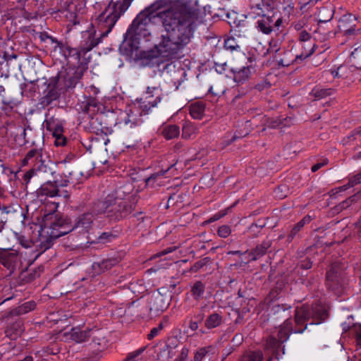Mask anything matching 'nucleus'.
<instances>
[{"instance_id":"obj_59","label":"nucleus","mask_w":361,"mask_h":361,"mask_svg":"<svg viewBox=\"0 0 361 361\" xmlns=\"http://www.w3.org/2000/svg\"><path fill=\"white\" fill-rule=\"evenodd\" d=\"M49 39L51 41V44H54V49L56 50L57 48L59 49V51L62 49V46L63 47L66 43H63L61 41H59L56 38L50 35V38Z\"/></svg>"},{"instance_id":"obj_34","label":"nucleus","mask_w":361,"mask_h":361,"mask_svg":"<svg viewBox=\"0 0 361 361\" xmlns=\"http://www.w3.org/2000/svg\"><path fill=\"white\" fill-rule=\"evenodd\" d=\"M279 0H261L260 2L251 7H258L264 13H275L274 11L278 6Z\"/></svg>"},{"instance_id":"obj_29","label":"nucleus","mask_w":361,"mask_h":361,"mask_svg":"<svg viewBox=\"0 0 361 361\" xmlns=\"http://www.w3.org/2000/svg\"><path fill=\"white\" fill-rule=\"evenodd\" d=\"M66 178V182H71V184L78 183L82 176V172L78 166L72 168H66L61 176Z\"/></svg>"},{"instance_id":"obj_42","label":"nucleus","mask_w":361,"mask_h":361,"mask_svg":"<svg viewBox=\"0 0 361 361\" xmlns=\"http://www.w3.org/2000/svg\"><path fill=\"white\" fill-rule=\"evenodd\" d=\"M214 353V348L212 345L200 348L195 353L194 361H202L207 355Z\"/></svg>"},{"instance_id":"obj_6","label":"nucleus","mask_w":361,"mask_h":361,"mask_svg":"<svg viewBox=\"0 0 361 361\" xmlns=\"http://www.w3.org/2000/svg\"><path fill=\"white\" fill-rule=\"evenodd\" d=\"M127 10L128 8L123 7L119 1L113 2L111 1L97 18V28L100 33L99 37H96L94 36V39H99L100 42L102 38L106 37L117 20ZM92 32L95 34V31Z\"/></svg>"},{"instance_id":"obj_20","label":"nucleus","mask_w":361,"mask_h":361,"mask_svg":"<svg viewBox=\"0 0 361 361\" xmlns=\"http://www.w3.org/2000/svg\"><path fill=\"white\" fill-rule=\"evenodd\" d=\"M37 197H54L59 195V190L56 181H47L36 191Z\"/></svg>"},{"instance_id":"obj_40","label":"nucleus","mask_w":361,"mask_h":361,"mask_svg":"<svg viewBox=\"0 0 361 361\" xmlns=\"http://www.w3.org/2000/svg\"><path fill=\"white\" fill-rule=\"evenodd\" d=\"M222 321L223 318L219 314L212 313L205 319L204 325L207 329H211L219 326Z\"/></svg>"},{"instance_id":"obj_5","label":"nucleus","mask_w":361,"mask_h":361,"mask_svg":"<svg viewBox=\"0 0 361 361\" xmlns=\"http://www.w3.org/2000/svg\"><path fill=\"white\" fill-rule=\"evenodd\" d=\"M157 20L158 0H156L136 16L130 25V31L136 29L145 42H150L152 39L151 27H154Z\"/></svg>"},{"instance_id":"obj_45","label":"nucleus","mask_w":361,"mask_h":361,"mask_svg":"<svg viewBox=\"0 0 361 361\" xmlns=\"http://www.w3.org/2000/svg\"><path fill=\"white\" fill-rule=\"evenodd\" d=\"M263 354L261 350H254L247 353L243 357L242 361H262Z\"/></svg>"},{"instance_id":"obj_62","label":"nucleus","mask_w":361,"mask_h":361,"mask_svg":"<svg viewBox=\"0 0 361 361\" xmlns=\"http://www.w3.org/2000/svg\"><path fill=\"white\" fill-rule=\"evenodd\" d=\"M103 350L97 349V352H93L90 357L88 358L87 361H99L102 357L101 353Z\"/></svg>"},{"instance_id":"obj_55","label":"nucleus","mask_w":361,"mask_h":361,"mask_svg":"<svg viewBox=\"0 0 361 361\" xmlns=\"http://www.w3.org/2000/svg\"><path fill=\"white\" fill-rule=\"evenodd\" d=\"M280 50V45L279 42L276 39H271L269 42V48L268 49V51L270 53H276Z\"/></svg>"},{"instance_id":"obj_48","label":"nucleus","mask_w":361,"mask_h":361,"mask_svg":"<svg viewBox=\"0 0 361 361\" xmlns=\"http://www.w3.org/2000/svg\"><path fill=\"white\" fill-rule=\"evenodd\" d=\"M144 353L143 349L138 348L133 352H130L128 353L126 358L123 361H140L141 360H143L141 355L142 356V354Z\"/></svg>"},{"instance_id":"obj_26","label":"nucleus","mask_w":361,"mask_h":361,"mask_svg":"<svg viewBox=\"0 0 361 361\" xmlns=\"http://www.w3.org/2000/svg\"><path fill=\"white\" fill-rule=\"evenodd\" d=\"M120 260L116 257H111L102 259L101 262H94L92 269L97 274H100L118 264Z\"/></svg>"},{"instance_id":"obj_31","label":"nucleus","mask_w":361,"mask_h":361,"mask_svg":"<svg viewBox=\"0 0 361 361\" xmlns=\"http://www.w3.org/2000/svg\"><path fill=\"white\" fill-rule=\"evenodd\" d=\"M271 243L270 240H265L262 244L257 245L255 249L249 253L252 261H255L265 255L267 250L271 247Z\"/></svg>"},{"instance_id":"obj_25","label":"nucleus","mask_w":361,"mask_h":361,"mask_svg":"<svg viewBox=\"0 0 361 361\" xmlns=\"http://www.w3.org/2000/svg\"><path fill=\"white\" fill-rule=\"evenodd\" d=\"M121 230L112 228L111 230L101 233L94 241V243L107 244L114 241L118 238Z\"/></svg>"},{"instance_id":"obj_44","label":"nucleus","mask_w":361,"mask_h":361,"mask_svg":"<svg viewBox=\"0 0 361 361\" xmlns=\"http://www.w3.org/2000/svg\"><path fill=\"white\" fill-rule=\"evenodd\" d=\"M333 90L331 89H323L319 87H316L310 92L312 97L316 99H321L332 94Z\"/></svg>"},{"instance_id":"obj_38","label":"nucleus","mask_w":361,"mask_h":361,"mask_svg":"<svg viewBox=\"0 0 361 361\" xmlns=\"http://www.w3.org/2000/svg\"><path fill=\"white\" fill-rule=\"evenodd\" d=\"M161 134L166 140H171L179 135L180 129L176 125H166L164 126Z\"/></svg>"},{"instance_id":"obj_23","label":"nucleus","mask_w":361,"mask_h":361,"mask_svg":"<svg viewBox=\"0 0 361 361\" xmlns=\"http://www.w3.org/2000/svg\"><path fill=\"white\" fill-rule=\"evenodd\" d=\"M32 146H35V147L30 149L26 154L25 158L23 160V165L28 164L30 162L31 164H34L39 159H42V157L47 154L44 152V149L42 147H37V145L35 144V141L32 142Z\"/></svg>"},{"instance_id":"obj_12","label":"nucleus","mask_w":361,"mask_h":361,"mask_svg":"<svg viewBox=\"0 0 361 361\" xmlns=\"http://www.w3.org/2000/svg\"><path fill=\"white\" fill-rule=\"evenodd\" d=\"M0 264L8 271L11 276L21 269V257L17 252L0 248Z\"/></svg>"},{"instance_id":"obj_19","label":"nucleus","mask_w":361,"mask_h":361,"mask_svg":"<svg viewBox=\"0 0 361 361\" xmlns=\"http://www.w3.org/2000/svg\"><path fill=\"white\" fill-rule=\"evenodd\" d=\"M231 71L233 74L234 82L238 84H243L247 81L255 72V68L253 66L249 65L240 68H232Z\"/></svg>"},{"instance_id":"obj_61","label":"nucleus","mask_w":361,"mask_h":361,"mask_svg":"<svg viewBox=\"0 0 361 361\" xmlns=\"http://www.w3.org/2000/svg\"><path fill=\"white\" fill-rule=\"evenodd\" d=\"M158 176L157 173H153L150 176L146 178L145 179V182L147 186H153L155 180H157Z\"/></svg>"},{"instance_id":"obj_15","label":"nucleus","mask_w":361,"mask_h":361,"mask_svg":"<svg viewBox=\"0 0 361 361\" xmlns=\"http://www.w3.org/2000/svg\"><path fill=\"white\" fill-rule=\"evenodd\" d=\"M134 60L140 61L142 66H154L158 61V44L154 43L153 48L147 50H140L135 54Z\"/></svg>"},{"instance_id":"obj_32","label":"nucleus","mask_w":361,"mask_h":361,"mask_svg":"<svg viewBox=\"0 0 361 361\" xmlns=\"http://www.w3.org/2000/svg\"><path fill=\"white\" fill-rule=\"evenodd\" d=\"M198 133V128L193 123L186 121L182 126V137L190 139Z\"/></svg>"},{"instance_id":"obj_33","label":"nucleus","mask_w":361,"mask_h":361,"mask_svg":"<svg viewBox=\"0 0 361 361\" xmlns=\"http://www.w3.org/2000/svg\"><path fill=\"white\" fill-rule=\"evenodd\" d=\"M205 111V104L203 102H196L190 106V114L194 119H201Z\"/></svg>"},{"instance_id":"obj_37","label":"nucleus","mask_w":361,"mask_h":361,"mask_svg":"<svg viewBox=\"0 0 361 361\" xmlns=\"http://www.w3.org/2000/svg\"><path fill=\"white\" fill-rule=\"evenodd\" d=\"M231 32L238 37H245L248 32L247 22L243 20L238 24L234 22V25L231 26Z\"/></svg>"},{"instance_id":"obj_63","label":"nucleus","mask_w":361,"mask_h":361,"mask_svg":"<svg viewBox=\"0 0 361 361\" xmlns=\"http://www.w3.org/2000/svg\"><path fill=\"white\" fill-rule=\"evenodd\" d=\"M188 349L186 348H183L181 350L180 355L179 357L176 360V361H185L188 355Z\"/></svg>"},{"instance_id":"obj_14","label":"nucleus","mask_w":361,"mask_h":361,"mask_svg":"<svg viewBox=\"0 0 361 361\" xmlns=\"http://www.w3.org/2000/svg\"><path fill=\"white\" fill-rule=\"evenodd\" d=\"M343 281V272L339 263L332 264L326 273V286L334 291H338Z\"/></svg>"},{"instance_id":"obj_53","label":"nucleus","mask_w":361,"mask_h":361,"mask_svg":"<svg viewBox=\"0 0 361 361\" xmlns=\"http://www.w3.org/2000/svg\"><path fill=\"white\" fill-rule=\"evenodd\" d=\"M231 228L228 226H221L218 229V235L221 238H227L231 234Z\"/></svg>"},{"instance_id":"obj_1","label":"nucleus","mask_w":361,"mask_h":361,"mask_svg":"<svg viewBox=\"0 0 361 361\" xmlns=\"http://www.w3.org/2000/svg\"><path fill=\"white\" fill-rule=\"evenodd\" d=\"M205 12L197 0H174L171 7L159 12L165 34L159 42V61L176 57L188 44L197 27L203 23Z\"/></svg>"},{"instance_id":"obj_47","label":"nucleus","mask_w":361,"mask_h":361,"mask_svg":"<svg viewBox=\"0 0 361 361\" xmlns=\"http://www.w3.org/2000/svg\"><path fill=\"white\" fill-rule=\"evenodd\" d=\"M191 292L195 299L200 298L204 292V285L200 281H196L192 287Z\"/></svg>"},{"instance_id":"obj_10","label":"nucleus","mask_w":361,"mask_h":361,"mask_svg":"<svg viewBox=\"0 0 361 361\" xmlns=\"http://www.w3.org/2000/svg\"><path fill=\"white\" fill-rule=\"evenodd\" d=\"M54 166L55 164L49 159L46 154L42 159L35 162L32 167L24 173L23 180L27 183L32 177L45 178L49 175H53L55 173Z\"/></svg>"},{"instance_id":"obj_49","label":"nucleus","mask_w":361,"mask_h":361,"mask_svg":"<svg viewBox=\"0 0 361 361\" xmlns=\"http://www.w3.org/2000/svg\"><path fill=\"white\" fill-rule=\"evenodd\" d=\"M361 183V171L357 175L351 177L347 184L339 188L340 191H345L348 188Z\"/></svg>"},{"instance_id":"obj_11","label":"nucleus","mask_w":361,"mask_h":361,"mask_svg":"<svg viewBox=\"0 0 361 361\" xmlns=\"http://www.w3.org/2000/svg\"><path fill=\"white\" fill-rule=\"evenodd\" d=\"M142 37L141 32L136 29L130 31V26L123 35V40L119 46V51L122 55L135 59V54L140 51V39Z\"/></svg>"},{"instance_id":"obj_60","label":"nucleus","mask_w":361,"mask_h":361,"mask_svg":"<svg viewBox=\"0 0 361 361\" xmlns=\"http://www.w3.org/2000/svg\"><path fill=\"white\" fill-rule=\"evenodd\" d=\"M267 125L269 128H280L282 126V121L279 119L271 118L268 121Z\"/></svg>"},{"instance_id":"obj_21","label":"nucleus","mask_w":361,"mask_h":361,"mask_svg":"<svg viewBox=\"0 0 361 361\" xmlns=\"http://www.w3.org/2000/svg\"><path fill=\"white\" fill-rule=\"evenodd\" d=\"M56 239L55 236L52 235L50 230L47 231V235L39 234V239L35 245L37 251L39 252L36 257L49 249L53 245L54 240Z\"/></svg>"},{"instance_id":"obj_57","label":"nucleus","mask_w":361,"mask_h":361,"mask_svg":"<svg viewBox=\"0 0 361 361\" xmlns=\"http://www.w3.org/2000/svg\"><path fill=\"white\" fill-rule=\"evenodd\" d=\"M22 91L23 92L27 91L35 92L36 91L35 81H30L29 83H25L23 87H22Z\"/></svg>"},{"instance_id":"obj_13","label":"nucleus","mask_w":361,"mask_h":361,"mask_svg":"<svg viewBox=\"0 0 361 361\" xmlns=\"http://www.w3.org/2000/svg\"><path fill=\"white\" fill-rule=\"evenodd\" d=\"M66 92L61 84L59 77H51L47 83V88L44 91L42 104L49 105L53 101L59 98L61 94Z\"/></svg>"},{"instance_id":"obj_52","label":"nucleus","mask_w":361,"mask_h":361,"mask_svg":"<svg viewBox=\"0 0 361 361\" xmlns=\"http://www.w3.org/2000/svg\"><path fill=\"white\" fill-rule=\"evenodd\" d=\"M282 343L279 338H276L273 336L270 337L266 343L265 347L267 349H276L278 348L280 345V344Z\"/></svg>"},{"instance_id":"obj_4","label":"nucleus","mask_w":361,"mask_h":361,"mask_svg":"<svg viewBox=\"0 0 361 361\" xmlns=\"http://www.w3.org/2000/svg\"><path fill=\"white\" fill-rule=\"evenodd\" d=\"M82 41L80 42L79 48H72L67 43L63 47L60 53L67 60L66 66H68V62L71 61V65H80L85 62L89 63L87 58L84 56L99 43V39H94L93 32H85L82 35Z\"/></svg>"},{"instance_id":"obj_58","label":"nucleus","mask_w":361,"mask_h":361,"mask_svg":"<svg viewBox=\"0 0 361 361\" xmlns=\"http://www.w3.org/2000/svg\"><path fill=\"white\" fill-rule=\"evenodd\" d=\"M298 39L302 42H307L310 40L311 35L306 30H301L298 33Z\"/></svg>"},{"instance_id":"obj_8","label":"nucleus","mask_w":361,"mask_h":361,"mask_svg":"<svg viewBox=\"0 0 361 361\" xmlns=\"http://www.w3.org/2000/svg\"><path fill=\"white\" fill-rule=\"evenodd\" d=\"M69 66L63 68L60 71L56 77H59L61 84L66 92H71L78 85L82 87V78L84 73L88 69L87 63L83 62L80 65H71V61L68 62Z\"/></svg>"},{"instance_id":"obj_7","label":"nucleus","mask_w":361,"mask_h":361,"mask_svg":"<svg viewBox=\"0 0 361 361\" xmlns=\"http://www.w3.org/2000/svg\"><path fill=\"white\" fill-rule=\"evenodd\" d=\"M57 207L58 204H54V211L44 214L42 218L44 227L51 231L55 238L75 231L73 222L69 218L56 213Z\"/></svg>"},{"instance_id":"obj_35","label":"nucleus","mask_w":361,"mask_h":361,"mask_svg":"<svg viewBox=\"0 0 361 361\" xmlns=\"http://www.w3.org/2000/svg\"><path fill=\"white\" fill-rule=\"evenodd\" d=\"M81 109L83 112L92 116L99 110V103L94 98L90 97L82 102Z\"/></svg>"},{"instance_id":"obj_41","label":"nucleus","mask_w":361,"mask_h":361,"mask_svg":"<svg viewBox=\"0 0 361 361\" xmlns=\"http://www.w3.org/2000/svg\"><path fill=\"white\" fill-rule=\"evenodd\" d=\"M311 216L307 215L305 216L302 220H300L290 231L288 239L289 240H292L294 237L297 235V233L300 231V229L307 224H309L311 221Z\"/></svg>"},{"instance_id":"obj_51","label":"nucleus","mask_w":361,"mask_h":361,"mask_svg":"<svg viewBox=\"0 0 361 361\" xmlns=\"http://www.w3.org/2000/svg\"><path fill=\"white\" fill-rule=\"evenodd\" d=\"M224 47L226 49L234 51L240 49L239 44L236 42L234 37H229L224 42Z\"/></svg>"},{"instance_id":"obj_28","label":"nucleus","mask_w":361,"mask_h":361,"mask_svg":"<svg viewBox=\"0 0 361 361\" xmlns=\"http://www.w3.org/2000/svg\"><path fill=\"white\" fill-rule=\"evenodd\" d=\"M36 307V302L33 300H30L28 302H26L21 305L12 309L8 312H7V317H12L14 316H20L22 314H25L33 310H35Z\"/></svg>"},{"instance_id":"obj_24","label":"nucleus","mask_w":361,"mask_h":361,"mask_svg":"<svg viewBox=\"0 0 361 361\" xmlns=\"http://www.w3.org/2000/svg\"><path fill=\"white\" fill-rule=\"evenodd\" d=\"M92 328H73L70 332V338L76 343L87 341L91 337Z\"/></svg>"},{"instance_id":"obj_9","label":"nucleus","mask_w":361,"mask_h":361,"mask_svg":"<svg viewBox=\"0 0 361 361\" xmlns=\"http://www.w3.org/2000/svg\"><path fill=\"white\" fill-rule=\"evenodd\" d=\"M249 16L257 18L255 26L258 31L264 35H270L276 29L278 30L283 23L281 17L276 13H264L258 7H251Z\"/></svg>"},{"instance_id":"obj_2","label":"nucleus","mask_w":361,"mask_h":361,"mask_svg":"<svg viewBox=\"0 0 361 361\" xmlns=\"http://www.w3.org/2000/svg\"><path fill=\"white\" fill-rule=\"evenodd\" d=\"M130 200H119L108 195L104 199L92 203V212L96 215H104L110 221L118 222L129 216L135 210L137 198L132 195Z\"/></svg>"},{"instance_id":"obj_46","label":"nucleus","mask_w":361,"mask_h":361,"mask_svg":"<svg viewBox=\"0 0 361 361\" xmlns=\"http://www.w3.org/2000/svg\"><path fill=\"white\" fill-rule=\"evenodd\" d=\"M27 128L20 129V132L17 133L14 136V141L18 146L22 147L29 142L26 139Z\"/></svg>"},{"instance_id":"obj_17","label":"nucleus","mask_w":361,"mask_h":361,"mask_svg":"<svg viewBox=\"0 0 361 361\" xmlns=\"http://www.w3.org/2000/svg\"><path fill=\"white\" fill-rule=\"evenodd\" d=\"M357 18L352 14H346L342 16L339 20L338 29L345 36H355L360 32L356 29Z\"/></svg>"},{"instance_id":"obj_18","label":"nucleus","mask_w":361,"mask_h":361,"mask_svg":"<svg viewBox=\"0 0 361 361\" xmlns=\"http://www.w3.org/2000/svg\"><path fill=\"white\" fill-rule=\"evenodd\" d=\"M109 139L106 137V135H90L88 137V142H90V145H87V142H80L77 140V147L79 148L80 145H82L84 147L86 148L87 151L92 152V151L97 150L102 148L103 146L106 145L109 142Z\"/></svg>"},{"instance_id":"obj_16","label":"nucleus","mask_w":361,"mask_h":361,"mask_svg":"<svg viewBox=\"0 0 361 361\" xmlns=\"http://www.w3.org/2000/svg\"><path fill=\"white\" fill-rule=\"evenodd\" d=\"M97 216V215L92 212V205L89 212L80 214L73 221L75 231L78 230L79 233H87L92 228L94 216Z\"/></svg>"},{"instance_id":"obj_56","label":"nucleus","mask_w":361,"mask_h":361,"mask_svg":"<svg viewBox=\"0 0 361 361\" xmlns=\"http://www.w3.org/2000/svg\"><path fill=\"white\" fill-rule=\"evenodd\" d=\"M157 99H158V97H157L152 102L148 101L147 104L142 105V111H144L145 114H148L151 108L156 106V105L157 104Z\"/></svg>"},{"instance_id":"obj_50","label":"nucleus","mask_w":361,"mask_h":361,"mask_svg":"<svg viewBox=\"0 0 361 361\" xmlns=\"http://www.w3.org/2000/svg\"><path fill=\"white\" fill-rule=\"evenodd\" d=\"M315 44L314 43H310V45L308 46V48H306L305 47H303V51L300 54V55H298L296 56V59H305L309 56H310L314 52V50H315Z\"/></svg>"},{"instance_id":"obj_3","label":"nucleus","mask_w":361,"mask_h":361,"mask_svg":"<svg viewBox=\"0 0 361 361\" xmlns=\"http://www.w3.org/2000/svg\"><path fill=\"white\" fill-rule=\"evenodd\" d=\"M326 312L321 306L315 305L312 308L309 305H304L295 310V319H287L278 329L277 336L281 343L286 341L291 333H302L307 326H302L310 318H316L319 320H324Z\"/></svg>"},{"instance_id":"obj_22","label":"nucleus","mask_w":361,"mask_h":361,"mask_svg":"<svg viewBox=\"0 0 361 361\" xmlns=\"http://www.w3.org/2000/svg\"><path fill=\"white\" fill-rule=\"evenodd\" d=\"M106 332L102 329L95 326L92 327L91 337L92 343L97 349L104 350L107 346V340L105 336Z\"/></svg>"},{"instance_id":"obj_36","label":"nucleus","mask_w":361,"mask_h":361,"mask_svg":"<svg viewBox=\"0 0 361 361\" xmlns=\"http://www.w3.org/2000/svg\"><path fill=\"white\" fill-rule=\"evenodd\" d=\"M180 344V341L177 336H171L166 341V349L163 350L162 353H166L167 351V356L172 357L175 355L173 351Z\"/></svg>"},{"instance_id":"obj_30","label":"nucleus","mask_w":361,"mask_h":361,"mask_svg":"<svg viewBox=\"0 0 361 361\" xmlns=\"http://www.w3.org/2000/svg\"><path fill=\"white\" fill-rule=\"evenodd\" d=\"M157 345L158 343L152 342L140 348L144 350L142 356L144 361H156L158 359Z\"/></svg>"},{"instance_id":"obj_54","label":"nucleus","mask_w":361,"mask_h":361,"mask_svg":"<svg viewBox=\"0 0 361 361\" xmlns=\"http://www.w3.org/2000/svg\"><path fill=\"white\" fill-rule=\"evenodd\" d=\"M18 239L20 245L25 248L31 247L34 245L33 242L31 240L27 238L23 235L19 236Z\"/></svg>"},{"instance_id":"obj_43","label":"nucleus","mask_w":361,"mask_h":361,"mask_svg":"<svg viewBox=\"0 0 361 361\" xmlns=\"http://www.w3.org/2000/svg\"><path fill=\"white\" fill-rule=\"evenodd\" d=\"M55 145L56 146H66L70 149H73L74 152L76 151L75 147L77 145L76 141L68 140L63 135L55 136Z\"/></svg>"},{"instance_id":"obj_27","label":"nucleus","mask_w":361,"mask_h":361,"mask_svg":"<svg viewBox=\"0 0 361 361\" xmlns=\"http://www.w3.org/2000/svg\"><path fill=\"white\" fill-rule=\"evenodd\" d=\"M135 186L131 182H126L120 186L117 187L109 195L114 196L116 199L126 200L127 195L131 194L134 190Z\"/></svg>"},{"instance_id":"obj_39","label":"nucleus","mask_w":361,"mask_h":361,"mask_svg":"<svg viewBox=\"0 0 361 361\" xmlns=\"http://www.w3.org/2000/svg\"><path fill=\"white\" fill-rule=\"evenodd\" d=\"M47 129L52 132L54 137L63 135V127L59 121H55L53 118L47 121Z\"/></svg>"},{"instance_id":"obj_64","label":"nucleus","mask_w":361,"mask_h":361,"mask_svg":"<svg viewBox=\"0 0 361 361\" xmlns=\"http://www.w3.org/2000/svg\"><path fill=\"white\" fill-rule=\"evenodd\" d=\"M353 329L356 334L357 342L361 346V326H355Z\"/></svg>"}]
</instances>
